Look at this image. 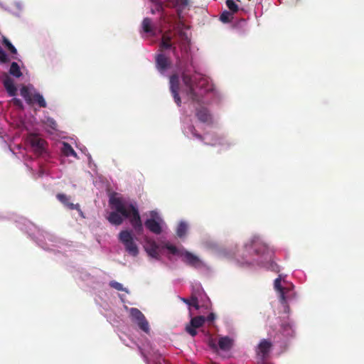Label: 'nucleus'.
<instances>
[{"instance_id": "1", "label": "nucleus", "mask_w": 364, "mask_h": 364, "mask_svg": "<svg viewBox=\"0 0 364 364\" xmlns=\"http://www.w3.org/2000/svg\"><path fill=\"white\" fill-rule=\"evenodd\" d=\"M111 208L115 211L109 213L107 220L114 225H119L123 223V218H128L133 229L138 234H141L144 228L139 212L134 203L126 204L122 198L112 196L109 198Z\"/></svg>"}, {"instance_id": "2", "label": "nucleus", "mask_w": 364, "mask_h": 364, "mask_svg": "<svg viewBox=\"0 0 364 364\" xmlns=\"http://www.w3.org/2000/svg\"><path fill=\"white\" fill-rule=\"evenodd\" d=\"M175 36L178 39L172 42L171 31L165 32L161 39L160 48L161 50L171 49L173 56L176 58V66L181 67L182 60L187 58L188 47V37L187 34L182 30L178 31Z\"/></svg>"}, {"instance_id": "3", "label": "nucleus", "mask_w": 364, "mask_h": 364, "mask_svg": "<svg viewBox=\"0 0 364 364\" xmlns=\"http://www.w3.org/2000/svg\"><path fill=\"white\" fill-rule=\"evenodd\" d=\"M190 63V65L193 66L192 59L189 60L188 56L187 58L182 60V63L181 67L177 66V68L182 72V80L186 87H187V94L191 97V99L196 102L200 103L202 101L201 97L196 93L195 90V85L194 81L192 77L188 74L189 72L188 68V64Z\"/></svg>"}, {"instance_id": "4", "label": "nucleus", "mask_w": 364, "mask_h": 364, "mask_svg": "<svg viewBox=\"0 0 364 364\" xmlns=\"http://www.w3.org/2000/svg\"><path fill=\"white\" fill-rule=\"evenodd\" d=\"M119 240L124 245L126 251L132 256L139 254V248L134 242L132 232L129 230H122L119 234Z\"/></svg>"}, {"instance_id": "5", "label": "nucleus", "mask_w": 364, "mask_h": 364, "mask_svg": "<svg viewBox=\"0 0 364 364\" xmlns=\"http://www.w3.org/2000/svg\"><path fill=\"white\" fill-rule=\"evenodd\" d=\"M273 343L269 339H262L256 348V355L258 363H264L268 358L272 349Z\"/></svg>"}, {"instance_id": "6", "label": "nucleus", "mask_w": 364, "mask_h": 364, "mask_svg": "<svg viewBox=\"0 0 364 364\" xmlns=\"http://www.w3.org/2000/svg\"><path fill=\"white\" fill-rule=\"evenodd\" d=\"M151 218L147 219L144 222L145 227L152 233L159 235L162 232V228L161 226V222L162 220L159 216L156 211H151Z\"/></svg>"}, {"instance_id": "7", "label": "nucleus", "mask_w": 364, "mask_h": 364, "mask_svg": "<svg viewBox=\"0 0 364 364\" xmlns=\"http://www.w3.org/2000/svg\"><path fill=\"white\" fill-rule=\"evenodd\" d=\"M130 316L132 321L136 323L141 330L145 333L149 332V325L144 315L136 308L130 309Z\"/></svg>"}, {"instance_id": "8", "label": "nucleus", "mask_w": 364, "mask_h": 364, "mask_svg": "<svg viewBox=\"0 0 364 364\" xmlns=\"http://www.w3.org/2000/svg\"><path fill=\"white\" fill-rule=\"evenodd\" d=\"M27 140L36 154L41 155L45 151L46 141L38 134H29Z\"/></svg>"}, {"instance_id": "9", "label": "nucleus", "mask_w": 364, "mask_h": 364, "mask_svg": "<svg viewBox=\"0 0 364 364\" xmlns=\"http://www.w3.org/2000/svg\"><path fill=\"white\" fill-rule=\"evenodd\" d=\"M205 322V317L203 316H197L193 317L191 321L186 326V331L191 336L194 337L197 335L196 329L203 326Z\"/></svg>"}, {"instance_id": "10", "label": "nucleus", "mask_w": 364, "mask_h": 364, "mask_svg": "<svg viewBox=\"0 0 364 364\" xmlns=\"http://www.w3.org/2000/svg\"><path fill=\"white\" fill-rule=\"evenodd\" d=\"M281 276L277 278L274 282V287L279 293V301L282 304H287L289 299V294L291 289L287 287H282L281 285Z\"/></svg>"}, {"instance_id": "11", "label": "nucleus", "mask_w": 364, "mask_h": 364, "mask_svg": "<svg viewBox=\"0 0 364 364\" xmlns=\"http://www.w3.org/2000/svg\"><path fill=\"white\" fill-rule=\"evenodd\" d=\"M170 90L173 97L175 102L177 104L178 106H181V100L178 94L179 77L176 74H173L170 77Z\"/></svg>"}, {"instance_id": "12", "label": "nucleus", "mask_w": 364, "mask_h": 364, "mask_svg": "<svg viewBox=\"0 0 364 364\" xmlns=\"http://www.w3.org/2000/svg\"><path fill=\"white\" fill-rule=\"evenodd\" d=\"M144 249L149 257L156 259H160V248L159 245L154 240H146Z\"/></svg>"}, {"instance_id": "13", "label": "nucleus", "mask_w": 364, "mask_h": 364, "mask_svg": "<svg viewBox=\"0 0 364 364\" xmlns=\"http://www.w3.org/2000/svg\"><path fill=\"white\" fill-rule=\"evenodd\" d=\"M56 198L62 204H63L65 207L70 210H77L79 212L80 215L82 218H85L83 213L80 209V205L78 203L74 204L73 203H70L69 201L70 198L68 196H66L64 193H58L56 195Z\"/></svg>"}, {"instance_id": "14", "label": "nucleus", "mask_w": 364, "mask_h": 364, "mask_svg": "<svg viewBox=\"0 0 364 364\" xmlns=\"http://www.w3.org/2000/svg\"><path fill=\"white\" fill-rule=\"evenodd\" d=\"M181 257L185 263L192 267H198L200 264V261L197 256L185 250H183Z\"/></svg>"}, {"instance_id": "15", "label": "nucleus", "mask_w": 364, "mask_h": 364, "mask_svg": "<svg viewBox=\"0 0 364 364\" xmlns=\"http://www.w3.org/2000/svg\"><path fill=\"white\" fill-rule=\"evenodd\" d=\"M168 6L176 8L178 17H181L183 10L189 6L190 0H167Z\"/></svg>"}, {"instance_id": "16", "label": "nucleus", "mask_w": 364, "mask_h": 364, "mask_svg": "<svg viewBox=\"0 0 364 364\" xmlns=\"http://www.w3.org/2000/svg\"><path fill=\"white\" fill-rule=\"evenodd\" d=\"M196 115L198 120L203 123L211 124L212 116L209 110L205 107H200L196 109Z\"/></svg>"}, {"instance_id": "17", "label": "nucleus", "mask_w": 364, "mask_h": 364, "mask_svg": "<svg viewBox=\"0 0 364 364\" xmlns=\"http://www.w3.org/2000/svg\"><path fill=\"white\" fill-rule=\"evenodd\" d=\"M156 64L157 69L163 73L168 68L170 62L165 55L160 53L156 56Z\"/></svg>"}, {"instance_id": "18", "label": "nucleus", "mask_w": 364, "mask_h": 364, "mask_svg": "<svg viewBox=\"0 0 364 364\" xmlns=\"http://www.w3.org/2000/svg\"><path fill=\"white\" fill-rule=\"evenodd\" d=\"M3 83L8 94L14 97L16 95L17 89L14 85V80L8 75H6L3 80Z\"/></svg>"}, {"instance_id": "19", "label": "nucleus", "mask_w": 364, "mask_h": 364, "mask_svg": "<svg viewBox=\"0 0 364 364\" xmlns=\"http://www.w3.org/2000/svg\"><path fill=\"white\" fill-rule=\"evenodd\" d=\"M233 344V341L228 336L222 337L218 341L219 348L225 351L231 349Z\"/></svg>"}, {"instance_id": "20", "label": "nucleus", "mask_w": 364, "mask_h": 364, "mask_svg": "<svg viewBox=\"0 0 364 364\" xmlns=\"http://www.w3.org/2000/svg\"><path fill=\"white\" fill-rule=\"evenodd\" d=\"M141 27L144 33H149L152 36L155 35L154 27L151 18H144L141 23Z\"/></svg>"}, {"instance_id": "21", "label": "nucleus", "mask_w": 364, "mask_h": 364, "mask_svg": "<svg viewBox=\"0 0 364 364\" xmlns=\"http://www.w3.org/2000/svg\"><path fill=\"white\" fill-rule=\"evenodd\" d=\"M21 95L24 98L26 103L29 105H33V94L29 90L26 86H23L20 90Z\"/></svg>"}, {"instance_id": "22", "label": "nucleus", "mask_w": 364, "mask_h": 364, "mask_svg": "<svg viewBox=\"0 0 364 364\" xmlns=\"http://www.w3.org/2000/svg\"><path fill=\"white\" fill-rule=\"evenodd\" d=\"M61 151L62 153L66 156H73L77 158L76 152L74 151L73 147L67 142H63Z\"/></svg>"}, {"instance_id": "23", "label": "nucleus", "mask_w": 364, "mask_h": 364, "mask_svg": "<svg viewBox=\"0 0 364 364\" xmlns=\"http://www.w3.org/2000/svg\"><path fill=\"white\" fill-rule=\"evenodd\" d=\"M9 73L15 77H20L22 75V73L17 63L13 62L11 64Z\"/></svg>"}, {"instance_id": "24", "label": "nucleus", "mask_w": 364, "mask_h": 364, "mask_svg": "<svg viewBox=\"0 0 364 364\" xmlns=\"http://www.w3.org/2000/svg\"><path fill=\"white\" fill-rule=\"evenodd\" d=\"M37 103L40 107H46L47 104L43 95L39 93H34L33 96V105Z\"/></svg>"}, {"instance_id": "25", "label": "nucleus", "mask_w": 364, "mask_h": 364, "mask_svg": "<svg viewBox=\"0 0 364 364\" xmlns=\"http://www.w3.org/2000/svg\"><path fill=\"white\" fill-rule=\"evenodd\" d=\"M181 300L188 306H193L196 309H199L198 299L196 296H192L190 299L181 298Z\"/></svg>"}, {"instance_id": "26", "label": "nucleus", "mask_w": 364, "mask_h": 364, "mask_svg": "<svg viewBox=\"0 0 364 364\" xmlns=\"http://www.w3.org/2000/svg\"><path fill=\"white\" fill-rule=\"evenodd\" d=\"M233 19V14L228 11H224L220 16V20L225 23H230Z\"/></svg>"}, {"instance_id": "27", "label": "nucleus", "mask_w": 364, "mask_h": 364, "mask_svg": "<svg viewBox=\"0 0 364 364\" xmlns=\"http://www.w3.org/2000/svg\"><path fill=\"white\" fill-rule=\"evenodd\" d=\"M188 226L187 224L184 222H181L176 230V234L179 237H182L185 236L186 232H187Z\"/></svg>"}, {"instance_id": "28", "label": "nucleus", "mask_w": 364, "mask_h": 364, "mask_svg": "<svg viewBox=\"0 0 364 364\" xmlns=\"http://www.w3.org/2000/svg\"><path fill=\"white\" fill-rule=\"evenodd\" d=\"M164 247L166 248L172 255L181 257L183 250H178L174 245L166 244Z\"/></svg>"}, {"instance_id": "29", "label": "nucleus", "mask_w": 364, "mask_h": 364, "mask_svg": "<svg viewBox=\"0 0 364 364\" xmlns=\"http://www.w3.org/2000/svg\"><path fill=\"white\" fill-rule=\"evenodd\" d=\"M3 44L7 48V49L12 53V54H16L17 50L16 48L12 45V43L10 42V41L6 38V37L3 38Z\"/></svg>"}, {"instance_id": "30", "label": "nucleus", "mask_w": 364, "mask_h": 364, "mask_svg": "<svg viewBox=\"0 0 364 364\" xmlns=\"http://www.w3.org/2000/svg\"><path fill=\"white\" fill-rule=\"evenodd\" d=\"M226 6L232 14H235L239 10L237 4L233 0H227Z\"/></svg>"}, {"instance_id": "31", "label": "nucleus", "mask_w": 364, "mask_h": 364, "mask_svg": "<svg viewBox=\"0 0 364 364\" xmlns=\"http://www.w3.org/2000/svg\"><path fill=\"white\" fill-rule=\"evenodd\" d=\"M46 124L48 127H50L53 130L57 129L58 124H57L56 122L53 118H50V117L47 118Z\"/></svg>"}, {"instance_id": "32", "label": "nucleus", "mask_w": 364, "mask_h": 364, "mask_svg": "<svg viewBox=\"0 0 364 364\" xmlns=\"http://www.w3.org/2000/svg\"><path fill=\"white\" fill-rule=\"evenodd\" d=\"M9 61V58L6 53L0 47V63H6Z\"/></svg>"}, {"instance_id": "33", "label": "nucleus", "mask_w": 364, "mask_h": 364, "mask_svg": "<svg viewBox=\"0 0 364 364\" xmlns=\"http://www.w3.org/2000/svg\"><path fill=\"white\" fill-rule=\"evenodd\" d=\"M256 245H257V243L255 242L254 243L255 251L256 254H257V255L260 254V251H262V254H264V252L267 250V247L263 244H259V247H256Z\"/></svg>"}, {"instance_id": "34", "label": "nucleus", "mask_w": 364, "mask_h": 364, "mask_svg": "<svg viewBox=\"0 0 364 364\" xmlns=\"http://www.w3.org/2000/svg\"><path fill=\"white\" fill-rule=\"evenodd\" d=\"M190 130L194 137L197 138L200 141L203 140V136L197 132L196 128L193 126L191 127Z\"/></svg>"}, {"instance_id": "35", "label": "nucleus", "mask_w": 364, "mask_h": 364, "mask_svg": "<svg viewBox=\"0 0 364 364\" xmlns=\"http://www.w3.org/2000/svg\"><path fill=\"white\" fill-rule=\"evenodd\" d=\"M110 286L118 291H123L124 288L122 284L117 282H111Z\"/></svg>"}, {"instance_id": "36", "label": "nucleus", "mask_w": 364, "mask_h": 364, "mask_svg": "<svg viewBox=\"0 0 364 364\" xmlns=\"http://www.w3.org/2000/svg\"><path fill=\"white\" fill-rule=\"evenodd\" d=\"M12 102L14 105L20 107V108H23V103L21 102V100L20 99H18V98H13L12 99Z\"/></svg>"}, {"instance_id": "37", "label": "nucleus", "mask_w": 364, "mask_h": 364, "mask_svg": "<svg viewBox=\"0 0 364 364\" xmlns=\"http://www.w3.org/2000/svg\"><path fill=\"white\" fill-rule=\"evenodd\" d=\"M215 315L213 313H210L207 318H205V321H208L209 322H212L215 320Z\"/></svg>"}, {"instance_id": "38", "label": "nucleus", "mask_w": 364, "mask_h": 364, "mask_svg": "<svg viewBox=\"0 0 364 364\" xmlns=\"http://www.w3.org/2000/svg\"><path fill=\"white\" fill-rule=\"evenodd\" d=\"M156 10L158 11V12H162L163 10H164V8H163V5L161 2H159V4H156Z\"/></svg>"}, {"instance_id": "39", "label": "nucleus", "mask_w": 364, "mask_h": 364, "mask_svg": "<svg viewBox=\"0 0 364 364\" xmlns=\"http://www.w3.org/2000/svg\"><path fill=\"white\" fill-rule=\"evenodd\" d=\"M282 326L284 328V330H287V328H290V326L288 323H283Z\"/></svg>"}, {"instance_id": "40", "label": "nucleus", "mask_w": 364, "mask_h": 364, "mask_svg": "<svg viewBox=\"0 0 364 364\" xmlns=\"http://www.w3.org/2000/svg\"><path fill=\"white\" fill-rule=\"evenodd\" d=\"M273 270L275 272H279V267L277 264H275V267H273Z\"/></svg>"}, {"instance_id": "41", "label": "nucleus", "mask_w": 364, "mask_h": 364, "mask_svg": "<svg viewBox=\"0 0 364 364\" xmlns=\"http://www.w3.org/2000/svg\"><path fill=\"white\" fill-rule=\"evenodd\" d=\"M151 13H152V14H154V10H153V9H152V10H151Z\"/></svg>"}, {"instance_id": "42", "label": "nucleus", "mask_w": 364, "mask_h": 364, "mask_svg": "<svg viewBox=\"0 0 364 364\" xmlns=\"http://www.w3.org/2000/svg\"><path fill=\"white\" fill-rule=\"evenodd\" d=\"M271 266H272V268H273V267H275V265H274V266H273V264H271Z\"/></svg>"}]
</instances>
